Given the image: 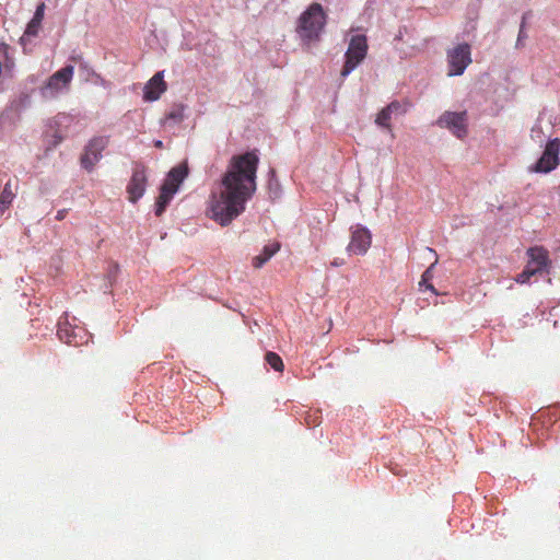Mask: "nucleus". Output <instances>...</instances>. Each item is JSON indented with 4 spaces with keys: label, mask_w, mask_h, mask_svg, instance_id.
Here are the masks:
<instances>
[{
    "label": "nucleus",
    "mask_w": 560,
    "mask_h": 560,
    "mask_svg": "<svg viewBox=\"0 0 560 560\" xmlns=\"http://www.w3.org/2000/svg\"><path fill=\"white\" fill-rule=\"evenodd\" d=\"M167 120H173L174 122H180L184 119V106L177 105L173 107L166 116Z\"/></svg>",
    "instance_id": "nucleus-21"
},
{
    "label": "nucleus",
    "mask_w": 560,
    "mask_h": 560,
    "mask_svg": "<svg viewBox=\"0 0 560 560\" xmlns=\"http://www.w3.org/2000/svg\"><path fill=\"white\" fill-rule=\"evenodd\" d=\"M74 73V67L67 65L56 71L47 82L40 88L39 93L46 100H54L70 90L71 81Z\"/></svg>",
    "instance_id": "nucleus-4"
},
{
    "label": "nucleus",
    "mask_w": 560,
    "mask_h": 560,
    "mask_svg": "<svg viewBox=\"0 0 560 560\" xmlns=\"http://www.w3.org/2000/svg\"><path fill=\"white\" fill-rule=\"evenodd\" d=\"M438 262V258H435L434 262L423 272L421 280L419 282L420 287L425 285L427 289L431 290L434 294H436V291L434 287L430 283V281L433 278V269Z\"/></svg>",
    "instance_id": "nucleus-19"
},
{
    "label": "nucleus",
    "mask_w": 560,
    "mask_h": 560,
    "mask_svg": "<svg viewBox=\"0 0 560 560\" xmlns=\"http://www.w3.org/2000/svg\"><path fill=\"white\" fill-rule=\"evenodd\" d=\"M147 185L145 168L142 165L135 167L131 179L128 184L127 191L129 200L136 203L144 194Z\"/></svg>",
    "instance_id": "nucleus-12"
},
{
    "label": "nucleus",
    "mask_w": 560,
    "mask_h": 560,
    "mask_svg": "<svg viewBox=\"0 0 560 560\" xmlns=\"http://www.w3.org/2000/svg\"><path fill=\"white\" fill-rule=\"evenodd\" d=\"M269 185L270 186L272 185V187H276V184H272V178L270 179Z\"/></svg>",
    "instance_id": "nucleus-31"
},
{
    "label": "nucleus",
    "mask_w": 560,
    "mask_h": 560,
    "mask_svg": "<svg viewBox=\"0 0 560 560\" xmlns=\"http://www.w3.org/2000/svg\"><path fill=\"white\" fill-rule=\"evenodd\" d=\"M188 173L189 170L186 162L178 164L167 173V176L160 188V195L156 199V215H161L165 211L174 195L178 191L180 184L188 176Z\"/></svg>",
    "instance_id": "nucleus-3"
},
{
    "label": "nucleus",
    "mask_w": 560,
    "mask_h": 560,
    "mask_svg": "<svg viewBox=\"0 0 560 560\" xmlns=\"http://www.w3.org/2000/svg\"><path fill=\"white\" fill-rule=\"evenodd\" d=\"M164 71L156 72L144 85L143 98L148 102H154L160 98L161 94L166 90L163 80Z\"/></svg>",
    "instance_id": "nucleus-14"
},
{
    "label": "nucleus",
    "mask_w": 560,
    "mask_h": 560,
    "mask_svg": "<svg viewBox=\"0 0 560 560\" xmlns=\"http://www.w3.org/2000/svg\"><path fill=\"white\" fill-rule=\"evenodd\" d=\"M471 62L470 47L468 44H458L447 51V74L450 77L462 75Z\"/></svg>",
    "instance_id": "nucleus-6"
},
{
    "label": "nucleus",
    "mask_w": 560,
    "mask_h": 560,
    "mask_svg": "<svg viewBox=\"0 0 560 560\" xmlns=\"http://www.w3.org/2000/svg\"><path fill=\"white\" fill-rule=\"evenodd\" d=\"M280 249L279 243H272L266 245L262 248L261 254L253 258V266L255 268H261L278 250Z\"/></svg>",
    "instance_id": "nucleus-16"
},
{
    "label": "nucleus",
    "mask_w": 560,
    "mask_h": 560,
    "mask_svg": "<svg viewBox=\"0 0 560 560\" xmlns=\"http://www.w3.org/2000/svg\"><path fill=\"white\" fill-rule=\"evenodd\" d=\"M154 147L161 149V148H163V142L161 140H155L154 141Z\"/></svg>",
    "instance_id": "nucleus-27"
},
{
    "label": "nucleus",
    "mask_w": 560,
    "mask_h": 560,
    "mask_svg": "<svg viewBox=\"0 0 560 560\" xmlns=\"http://www.w3.org/2000/svg\"><path fill=\"white\" fill-rule=\"evenodd\" d=\"M73 117L68 114H58L49 124L51 130L52 145H58L67 136L68 127L72 124Z\"/></svg>",
    "instance_id": "nucleus-13"
},
{
    "label": "nucleus",
    "mask_w": 560,
    "mask_h": 560,
    "mask_svg": "<svg viewBox=\"0 0 560 560\" xmlns=\"http://www.w3.org/2000/svg\"><path fill=\"white\" fill-rule=\"evenodd\" d=\"M269 185L270 186L272 185V187H276V184H272V178L270 179Z\"/></svg>",
    "instance_id": "nucleus-30"
},
{
    "label": "nucleus",
    "mask_w": 560,
    "mask_h": 560,
    "mask_svg": "<svg viewBox=\"0 0 560 560\" xmlns=\"http://www.w3.org/2000/svg\"><path fill=\"white\" fill-rule=\"evenodd\" d=\"M266 362L275 370V371H282L283 370V362L281 358L275 353V352H267L266 353Z\"/></svg>",
    "instance_id": "nucleus-20"
},
{
    "label": "nucleus",
    "mask_w": 560,
    "mask_h": 560,
    "mask_svg": "<svg viewBox=\"0 0 560 560\" xmlns=\"http://www.w3.org/2000/svg\"><path fill=\"white\" fill-rule=\"evenodd\" d=\"M67 213H68V210H67V209H61V210H59V211L57 212V214H56V220H58V221L63 220V219L66 218Z\"/></svg>",
    "instance_id": "nucleus-26"
},
{
    "label": "nucleus",
    "mask_w": 560,
    "mask_h": 560,
    "mask_svg": "<svg viewBox=\"0 0 560 560\" xmlns=\"http://www.w3.org/2000/svg\"><path fill=\"white\" fill-rule=\"evenodd\" d=\"M325 24L326 15L322 5L313 3L301 14L296 32L304 43H311L318 39Z\"/></svg>",
    "instance_id": "nucleus-2"
},
{
    "label": "nucleus",
    "mask_w": 560,
    "mask_h": 560,
    "mask_svg": "<svg viewBox=\"0 0 560 560\" xmlns=\"http://www.w3.org/2000/svg\"><path fill=\"white\" fill-rule=\"evenodd\" d=\"M40 27V23H36L34 20H31V22L27 24L25 33L23 37L21 38L22 42H24L25 37L28 36H36Z\"/></svg>",
    "instance_id": "nucleus-22"
},
{
    "label": "nucleus",
    "mask_w": 560,
    "mask_h": 560,
    "mask_svg": "<svg viewBox=\"0 0 560 560\" xmlns=\"http://www.w3.org/2000/svg\"><path fill=\"white\" fill-rule=\"evenodd\" d=\"M14 192L12 191L11 182L5 183L0 194V211L3 212L13 201Z\"/></svg>",
    "instance_id": "nucleus-18"
},
{
    "label": "nucleus",
    "mask_w": 560,
    "mask_h": 560,
    "mask_svg": "<svg viewBox=\"0 0 560 560\" xmlns=\"http://www.w3.org/2000/svg\"><path fill=\"white\" fill-rule=\"evenodd\" d=\"M366 52L368 43L365 35L352 36L345 54L346 61L341 70V77L347 78L364 60Z\"/></svg>",
    "instance_id": "nucleus-5"
},
{
    "label": "nucleus",
    "mask_w": 560,
    "mask_h": 560,
    "mask_svg": "<svg viewBox=\"0 0 560 560\" xmlns=\"http://www.w3.org/2000/svg\"><path fill=\"white\" fill-rule=\"evenodd\" d=\"M57 335L62 342L74 347L88 343L90 338L84 327L69 323L67 317L59 319Z\"/></svg>",
    "instance_id": "nucleus-7"
},
{
    "label": "nucleus",
    "mask_w": 560,
    "mask_h": 560,
    "mask_svg": "<svg viewBox=\"0 0 560 560\" xmlns=\"http://www.w3.org/2000/svg\"><path fill=\"white\" fill-rule=\"evenodd\" d=\"M372 236L370 231L362 226L357 225L351 228V240L347 246V252L353 255H364L371 246Z\"/></svg>",
    "instance_id": "nucleus-10"
},
{
    "label": "nucleus",
    "mask_w": 560,
    "mask_h": 560,
    "mask_svg": "<svg viewBox=\"0 0 560 560\" xmlns=\"http://www.w3.org/2000/svg\"><path fill=\"white\" fill-rule=\"evenodd\" d=\"M436 125L448 129L455 137L462 139L467 133V114L466 112H444Z\"/></svg>",
    "instance_id": "nucleus-9"
},
{
    "label": "nucleus",
    "mask_w": 560,
    "mask_h": 560,
    "mask_svg": "<svg viewBox=\"0 0 560 560\" xmlns=\"http://www.w3.org/2000/svg\"><path fill=\"white\" fill-rule=\"evenodd\" d=\"M524 24H525V16H523V22L521 24L518 37H517V45L521 44V42L526 37V34L524 32Z\"/></svg>",
    "instance_id": "nucleus-25"
},
{
    "label": "nucleus",
    "mask_w": 560,
    "mask_h": 560,
    "mask_svg": "<svg viewBox=\"0 0 560 560\" xmlns=\"http://www.w3.org/2000/svg\"><path fill=\"white\" fill-rule=\"evenodd\" d=\"M560 139L549 140L539 160L530 166L532 172L549 173L559 164Z\"/></svg>",
    "instance_id": "nucleus-8"
},
{
    "label": "nucleus",
    "mask_w": 560,
    "mask_h": 560,
    "mask_svg": "<svg viewBox=\"0 0 560 560\" xmlns=\"http://www.w3.org/2000/svg\"><path fill=\"white\" fill-rule=\"evenodd\" d=\"M534 249H530L533 261L517 276V282L526 283L530 278L538 271H541L546 267V257L541 252H537V256L534 255Z\"/></svg>",
    "instance_id": "nucleus-15"
},
{
    "label": "nucleus",
    "mask_w": 560,
    "mask_h": 560,
    "mask_svg": "<svg viewBox=\"0 0 560 560\" xmlns=\"http://www.w3.org/2000/svg\"><path fill=\"white\" fill-rule=\"evenodd\" d=\"M270 175H271V177L275 176V171L273 170L270 171Z\"/></svg>",
    "instance_id": "nucleus-32"
},
{
    "label": "nucleus",
    "mask_w": 560,
    "mask_h": 560,
    "mask_svg": "<svg viewBox=\"0 0 560 560\" xmlns=\"http://www.w3.org/2000/svg\"><path fill=\"white\" fill-rule=\"evenodd\" d=\"M427 250H428L430 254L435 255V252H434L432 248H429V247H428V248H427Z\"/></svg>",
    "instance_id": "nucleus-29"
},
{
    "label": "nucleus",
    "mask_w": 560,
    "mask_h": 560,
    "mask_svg": "<svg viewBox=\"0 0 560 560\" xmlns=\"http://www.w3.org/2000/svg\"><path fill=\"white\" fill-rule=\"evenodd\" d=\"M530 136L537 143H542L545 141V136L539 125H535L533 127Z\"/></svg>",
    "instance_id": "nucleus-23"
},
{
    "label": "nucleus",
    "mask_w": 560,
    "mask_h": 560,
    "mask_svg": "<svg viewBox=\"0 0 560 560\" xmlns=\"http://www.w3.org/2000/svg\"><path fill=\"white\" fill-rule=\"evenodd\" d=\"M400 109V104L397 102H393L386 107H384L377 115L375 122L376 125L385 128H389V121L392 119V115Z\"/></svg>",
    "instance_id": "nucleus-17"
},
{
    "label": "nucleus",
    "mask_w": 560,
    "mask_h": 560,
    "mask_svg": "<svg viewBox=\"0 0 560 560\" xmlns=\"http://www.w3.org/2000/svg\"><path fill=\"white\" fill-rule=\"evenodd\" d=\"M259 158L255 152L233 155L222 176L218 190L212 191L209 217L221 226L229 225L241 215L254 196Z\"/></svg>",
    "instance_id": "nucleus-1"
},
{
    "label": "nucleus",
    "mask_w": 560,
    "mask_h": 560,
    "mask_svg": "<svg viewBox=\"0 0 560 560\" xmlns=\"http://www.w3.org/2000/svg\"><path fill=\"white\" fill-rule=\"evenodd\" d=\"M108 140L105 137H95L85 147L84 154L81 158L82 166L91 171L93 166L100 161L102 151L107 147Z\"/></svg>",
    "instance_id": "nucleus-11"
},
{
    "label": "nucleus",
    "mask_w": 560,
    "mask_h": 560,
    "mask_svg": "<svg viewBox=\"0 0 560 560\" xmlns=\"http://www.w3.org/2000/svg\"><path fill=\"white\" fill-rule=\"evenodd\" d=\"M96 78L98 79L100 84H102L104 86L106 85V82H105V80L103 78H101L100 75H96Z\"/></svg>",
    "instance_id": "nucleus-28"
},
{
    "label": "nucleus",
    "mask_w": 560,
    "mask_h": 560,
    "mask_svg": "<svg viewBox=\"0 0 560 560\" xmlns=\"http://www.w3.org/2000/svg\"><path fill=\"white\" fill-rule=\"evenodd\" d=\"M44 12H45V3L42 2L37 5L32 20H34L36 23H42V21L44 19Z\"/></svg>",
    "instance_id": "nucleus-24"
}]
</instances>
